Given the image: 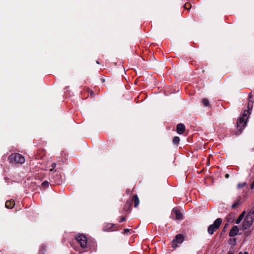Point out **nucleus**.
Instances as JSON below:
<instances>
[{"label": "nucleus", "instance_id": "f257e3e1", "mask_svg": "<svg viewBox=\"0 0 254 254\" xmlns=\"http://www.w3.org/2000/svg\"><path fill=\"white\" fill-rule=\"evenodd\" d=\"M49 179L50 182L54 185H60L63 182L61 173L56 170L50 173Z\"/></svg>", "mask_w": 254, "mask_h": 254}, {"label": "nucleus", "instance_id": "f03ea898", "mask_svg": "<svg viewBox=\"0 0 254 254\" xmlns=\"http://www.w3.org/2000/svg\"><path fill=\"white\" fill-rule=\"evenodd\" d=\"M8 160L12 164H23L25 162L24 157L21 154L17 153L10 154Z\"/></svg>", "mask_w": 254, "mask_h": 254}, {"label": "nucleus", "instance_id": "7ed1b4c3", "mask_svg": "<svg viewBox=\"0 0 254 254\" xmlns=\"http://www.w3.org/2000/svg\"><path fill=\"white\" fill-rule=\"evenodd\" d=\"M222 220L220 218H217L212 224L210 225L207 228V232L209 235H213L221 226Z\"/></svg>", "mask_w": 254, "mask_h": 254}, {"label": "nucleus", "instance_id": "20e7f679", "mask_svg": "<svg viewBox=\"0 0 254 254\" xmlns=\"http://www.w3.org/2000/svg\"><path fill=\"white\" fill-rule=\"evenodd\" d=\"M247 124V120L244 118H239L236 122L237 130L235 132L234 134L236 135H240L243 131V129Z\"/></svg>", "mask_w": 254, "mask_h": 254}, {"label": "nucleus", "instance_id": "39448f33", "mask_svg": "<svg viewBox=\"0 0 254 254\" xmlns=\"http://www.w3.org/2000/svg\"><path fill=\"white\" fill-rule=\"evenodd\" d=\"M75 239L82 248L85 249L87 247V239L84 235L79 234L76 236Z\"/></svg>", "mask_w": 254, "mask_h": 254}, {"label": "nucleus", "instance_id": "423d86ee", "mask_svg": "<svg viewBox=\"0 0 254 254\" xmlns=\"http://www.w3.org/2000/svg\"><path fill=\"white\" fill-rule=\"evenodd\" d=\"M184 240V237L181 234H177L175 239H174L172 242V247L174 248H176L178 247V244H181Z\"/></svg>", "mask_w": 254, "mask_h": 254}, {"label": "nucleus", "instance_id": "0eeeda50", "mask_svg": "<svg viewBox=\"0 0 254 254\" xmlns=\"http://www.w3.org/2000/svg\"><path fill=\"white\" fill-rule=\"evenodd\" d=\"M131 204H132V200H127L124 205V208H123V213H130L131 210Z\"/></svg>", "mask_w": 254, "mask_h": 254}, {"label": "nucleus", "instance_id": "6e6552de", "mask_svg": "<svg viewBox=\"0 0 254 254\" xmlns=\"http://www.w3.org/2000/svg\"><path fill=\"white\" fill-rule=\"evenodd\" d=\"M185 129H186V127H185V126L183 124L180 123L177 125V127H176V130H177V132L178 133L183 134L185 132Z\"/></svg>", "mask_w": 254, "mask_h": 254}, {"label": "nucleus", "instance_id": "1a4fd4ad", "mask_svg": "<svg viewBox=\"0 0 254 254\" xmlns=\"http://www.w3.org/2000/svg\"><path fill=\"white\" fill-rule=\"evenodd\" d=\"M174 212L175 214L176 220H182L183 219V214L181 213L180 210L174 209L172 211V213Z\"/></svg>", "mask_w": 254, "mask_h": 254}, {"label": "nucleus", "instance_id": "9d476101", "mask_svg": "<svg viewBox=\"0 0 254 254\" xmlns=\"http://www.w3.org/2000/svg\"><path fill=\"white\" fill-rule=\"evenodd\" d=\"M239 232V228L237 226H234L231 229L229 235L230 237H234L237 235Z\"/></svg>", "mask_w": 254, "mask_h": 254}, {"label": "nucleus", "instance_id": "9b49d317", "mask_svg": "<svg viewBox=\"0 0 254 254\" xmlns=\"http://www.w3.org/2000/svg\"><path fill=\"white\" fill-rule=\"evenodd\" d=\"M45 155V152L44 150H38L36 154H35V158L36 159H40L43 158Z\"/></svg>", "mask_w": 254, "mask_h": 254}, {"label": "nucleus", "instance_id": "f8f14e48", "mask_svg": "<svg viewBox=\"0 0 254 254\" xmlns=\"http://www.w3.org/2000/svg\"><path fill=\"white\" fill-rule=\"evenodd\" d=\"M15 205L14 201L13 200H7L5 202V207L8 209H11Z\"/></svg>", "mask_w": 254, "mask_h": 254}, {"label": "nucleus", "instance_id": "ddd939ff", "mask_svg": "<svg viewBox=\"0 0 254 254\" xmlns=\"http://www.w3.org/2000/svg\"><path fill=\"white\" fill-rule=\"evenodd\" d=\"M244 220L252 225L254 221V215L251 216L250 214H248Z\"/></svg>", "mask_w": 254, "mask_h": 254}, {"label": "nucleus", "instance_id": "4468645a", "mask_svg": "<svg viewBox=\"0 0 254 254\" xmlns=\"http://www.w3.org/2000/svg\"><path fill=\"white\" fill-rule=\"evenodd\" d=\"M252 98H253V96L252 95H249V102L248 103V110H249V111L253 109L254 102H253V101H252L251 100V99H252Z\"/></svg>", "mask_w": 254, "mask_h": 254}, {"label": "nucleus", "instance_id": "2eb2a0df", "mask_svg": "<svg viewBox=\"0 0 254 254\" xmlns=\"http://www.w3.org/2000/svg\"><path fill=\"white\" fill-rule=\"evenodd\" d=\"M133 201L134 203V206L137 207L139 204L140 201L137 194H135L132 196V201Z\"/></svg>", "mask_w": 254, "mask_h": 254}, {"label": "nucleus", "instance_id": "dca6fc26", "mask_svg": "<svg viewBox=\"0 0 254 254\" xmlns=\"http://www.w3.org/2000/svg\"><path fill=\"white\" fill-rule=\"evenodd\" d=\"M252 225L251 224V223H250L249 222H247L244 220L242 226V229L243 230H248L249 229H250Z\"/></svg>", "mask_w": 254, "mask_h": 254}, {"label": "nucleus", "instance_id": "f3484780", "mask_svg": "<svg viewBox=\"0 0 254 254\" xmlns=\"http://www.w3.org/2000/svg\"><path fill=\"white\" fill-rule=\"evenodd\" d=\"M245 215V211H243L240 215V216H239V217L237 219V220H236V222L235 223L237 224H239L241 221L242 220V219H243L244 216Z\"/></svg>", "mask_w": 254, "mask_h": 254}, {"label": "nucleus", "instance_id": "a211bd4d", "mask_svg": "<svg viewBox=\"0 0 254 254\" xmlns=\"http://www.w3.org/2000/svg\"><path fill=\"white\" fill-rule=\"evenodd\" d=\"M250 114V113L249 112V110H245L244 111L243 114H242V116H241L240 118H244V119H245V120H247L248 119V116Z\"/></svg>", "mask_w": 254, "mask_h": 254}, {"label": "nucleus", "instance_id": "6ab92c4d", "mask_svg": "<svg viewBox=\"0 0 254 254\" xmlns=\"http://www.w3.org/2000/svg\"><path fill=\"white\" fill-rule=\"evenodd\" d=\"M202 103L205 107H209L210 103L209 100L207 98H204L202 100Z\"/></svg>", "mask_w": 254, "mask_h": 254}, {"label": "nucleus", "instance_id": "aec40b11", "mask_svg": "<svg viewBox=\"0 0 254 254\" xmlns=\"http://www.w3.org/2000/svg\"><path fill=\"white\" fill-rule=\"evenodd\" d=\"M180 140V139L179 137L175 136L173 139V142L174 144L178 146Z\"/></svg>", "mask_w": 254, "mask_h": 254}, {"label": "nucleus", "instance_id": "412c9836", "mask_svg": "<svg viewBox=\"0 0 254 254\" xmlns=\"http://www.w3.org/2000/svg\"><path fill=\"white\" fill-rule=\"evenodd\" d=\"M114 226V225L113 224H107V225L106 226V227H105L104 228V231H106V230H108V231H110L111 230V229Z\"/></svg>", "mask_w": 254, "mask_h": 254}, {"label": "nucleus", "instance_id": "4be33fe9", "mask_svg": "<svg viewBox=\"0 0 254 254\" xmlns=\"http://www.w3.org/2000/svg\"><path fill=\"white\" fill-rule=\"evenodd\" d=\"M183 6L185 9L187 10H190L191 7V5L190 2H187Z\"/></svg>", "mask_w": 254, "mask_h": 254}, {"label": "nucleus", "instance_id": "5701e85b", "mask_svg": "<svg viewBox=\"0 0 254 254\" xmlns=\"http://www.w3.org/2000/svg\"><path fill=\"white\" fill-rule=\"evenodd\" d=\"M49 183L48 182V181H45L41 184V186L42 187V188L46 189L49 187Z\"/></svg>", "mask_w": 254, "mask_h": 254}, {"label": "nucleus", "instance_id": "b1692460", "mask_svg": "<svg viewBox=\"0 0 254 254\" xmlns=\"http://www.w3.org/2000/svg\"><path fill=\"white\" fill-rule=\"evenodd\" d=\"M241 204V202H240V199H239L238 201H237V202H235L234 203H233L231 206L232 208H236V207H237L240 204Z\"/></svg>", "mask_w": 254, "mask_h": 254}, {"label": "nucleus", "instance_id": "393cba45", "mask_svg": "<svg viewBox=\"0 0 254 254\" xmlns=\"http://www.w3.org/2000/svg\"><path fill=\"white\" fill-rule=\"evenodd\" d=\"M247 185V183L246 182H244V183H239L237 185V188L238 189H240L241 188H244L245 187V186H246Z\"/></svg>", "mask_w": 254, "mask_h": 254}, {"label": "nucleus", "instance_id": "a878e982", "mask_svg": "<svg viewBox=\"0 0 254 254\" xmlns=\"http://www.w3.org/2000/svg\"><path fill=\"white\" fill-rule=\"evenodd\" d=\"M56 166H57V165H56V163H53L52 164V165H51V167H52V168H51V169H50V173H51V172H52L54 171V169H55V168H56Z\"/></svg>", "mask_w": 254, "mask_h": 254}, {"label": "nucleus", "instance_id": "bb28decb", "mask_svg": "<svg viewBox=\"0 0 254 254\" xmlns=\"http://www.w3.org/2000/svg\"><path fill=\"white\" fill-rule=\"evenodd\" d=\"M89 94H90V95L91 97H95V94L93 90H90L89 91Z\"/></svg>", "mask_w": 254, "mask_h": 254}, {"label": "nucleus", "instance_id": "cd10ccee", "mask_svg": "<svg viewBox=\"0 0 254 254\" xmlns=\"http://www.w3.org/2000/svg\"><path fill=\"white\" fill-rule=\"evenodd\" d=\"M248 214H250L251 216L254 215V207H253L251 211L249 212Z\"/></svg>", "mask_w": 254, "mask_h": 254}, {"label": "nucleus", "instance_id": "c85d7f7f", "mask_svg": "<svg viewBox=\"0 0 254 254\" xmlns=\"http://www.w3.org/2000/svg\"><path fill=\"white\" fill-rule=\"evenodd\" d=\"M130 231V229H125L124 230V232L122 233L123 234H127L128 232H129Z\"/></svg>", "mask_w": 254, "mask_h": 254}, {"label": "nucleus", "instance_id": "c756f323", "mask_svg": "<svg viewBox=\"0 0 254 254\" xmlns=\"http://www.w3.org/2000/svg\"><path fill=\"white\" fill-rule=\"evenodd\" d=\"M46 250V247L45 246H42L40 250V252H42V253H44V251Z\"/></svg>", "mask_w": 254, "mask_h": 254}, {"label": "nucleus", "instance_id": "7c9ffc66", "mask_svg": "<svg viewBox=\"0 0 254 254\" xmlns=\"http://www.w3.org/2000/svg\"><path fill=\"white\" fill-rule=\"evenodd\" d=\"M228 226V224H225L223 229L222 230L221 233V234H222L223 233H225V228H226V227Z\"/></svg>", "mask_w": 254, "mask_h": 254}, {"label": "nucleus", "instance_id": "2f4dec72", "mask_svg": "<svg viewBox=\"0 0 254 254\" xmlns=\"http://www.w3.org/2000/svg\"><path fill=\"white\" fill-rule=\"evenodd\" d=\"M126 219V217H122L121 219V220H120V222H123L124 221H125Z\"/></svg>", "mask_w": 254, "mask_h": 254}, {"label": "nucleus", "instance_id": "473e14b6", "mask_svg": "<svg viewBox=\"0 0 254 254\" xmlns=\"http://www.w3.org/2000/svg\"><path fill=\"white\" fill-rule=\"evenodd\" d=\"M254 188V181L253 182V183L251 185V189H253Z\"/></svg>", "mask_w": 254, "mask_h": 254}, {"label": "nucleus", "instance_id": "72a5a7b5", "mask_svg": "<svg viewBox=\"0 0 254 254\" xmlns=\"http://www.w3.org/2000/svg\"><path fill=\"white\" fill-rule=\"evenodd\" d=\"M39 173H38V174H36L35 175V179H38V178H39Z\"/></svg>", "mask_w": 254, "mask_h": 254}, {"label": "nucleus", "instance_id": "f704fd0d", "mask_svg": "<svg viewBox=\"0 0 254 254\" xmlns=\"http://www.w3.org/2000/svg\"><path fill=\"white\" fill-rule=\"evenodd\" d=\"M40 168V167H38V166H36L35 167V170H36V171H38L39 170V169Z\"/></svg>", "mask_w": 254, "mask_h": 254}, {"label": "nucleus", "instance_id": "c9c22d12", "mask_svg": "<svg viewBox=\"0 0 254 254\" xmlns=\"http://www.w3.org/2000/svg\"><path fill=\"white\" fill-rule=\"evenodd\" d=\"M238 254H248V253L247 252H244V253H243L242 252H241Z\"/></svg>", "mask_w": 254, "mask_h": 254}, {"label": "nucleus", "instance_id": "e433bc0d", "mask_svg": "<svg viewBox=\"0 0 254 254\" xmlns=\"http://www.w3.org/2000/svg\"><path fill=\"white\" fill-rule=\"evenodd\" d=\"M229 174H226V175H225V177H226V178H228L229 177Z\"/></svg>", "mask_w": 254, "mask_h": 254}, {"label": "nucleus", "instance_id": "4c0bfd02", "mask_svg": "<svg viewBox=\"0 0 254 254\" xmlns=\"http://www.w3.org/2000/svg\"><path fill=\"white\" fill-rule=\"evenodd\" d=\"M227 254H233L232 253L230 252H229L227 253Z\"/></svg>", "mask_w": 254, "mask_h": 254}, {"label": "nucleus", "instance_id": "58836bf2", "mask_svg": "<svg viewBox=\"0 0 254 254\" xmlns=\"http://www.w3.org/2000/svg\"><path fill=\"white\" fill-rule=\"evenodd\" d=\"M105 80L104 79H102V82H104Z\"/></svg>", "mask_w": 254, "mask_h": 254}, {"label": "nucleus", "instance_id": "ea45409f", "mask_svg": "<svg viewBox=\"0 0 254 254\" xmlns=\"http://www.w3.org/2000/svg\"><path fill=\"white\" fill-rule=\"evenodd\" d=\"M96 63H97V64H99V62H98V61H97V62H96Z\"/></svg>", "mask_w": 254, "mask_h": 254}]
</instances>
